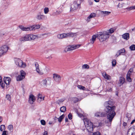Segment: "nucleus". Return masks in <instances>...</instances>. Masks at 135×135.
I'll list each match as a JSON object with an SVG mask.
<instances>
[{"label": "nucleus", "mask_w": 135, "mask_h": 135, "mask_svg": "<svg viewBox=\"0 0 135 135\" xmlns=\"http://www.w3.org/2000/svg\"><path fill=\"white\" fill-rule=\"evenodd\" d=\"M73 100L75 103H76L78 101L79 99L77 98H74L73 99Z\"/></svg>", "instance_id": "44"}, {"label": "nucleus", "mask_w": 135, "mask_h": 135, "mask_svg": "<svg viewBox=\"0 0 135 135\" xmlns=\"http://www.w3.org/2000/svg\"><path fill=\"white\" fill-rule=\"evenodd\" d=\"M60 111L61 112H64L66 110V108L65 106L61 107L60 109Z\"/></svg>", "instance_id": "30"}, {"label": "nucleus", "mask_w": 135, "mask_h": 135, "mask_svg": "<svg viewBox=\"0 0 135 135\" xmlns=\"http://www.w3.org/2000/svg\"><path fill=\"white\" fill-rule=\"evenodd\" d=\"M72 115L71 113H69L68 115V118L70 120L72 119Z\"/></svg>", "instance_id": "50"}, {"label": "nucleus", "mask_w": 135, "mask_h": 135, "mask_svg": "<svg viewBox=\"0 0 135 135\" xmlns=\"http://www.w3.org/2000/svg\"><path fill=\"white\" fill-rule=\"evenodd\" d=\"M35 65L36 68V70L37 72L40 75H42L44 74V72L42 70H40L39 69V65L38 63H35Z\"/></svg>", "instance_id": "11"}, {"label": "nucleus", "mask_w": 135, "mask_h": 135, "mask_svg": "<svg viewBox=\"0 0 135 135\" xmlns=\"http://www.w3.org/2000/svg\"><path fill=\"white\" fill-rule=\"evenodd\" d=\"M80 46V45H69L66 47L64 51L66 52L70 51L78 48Z\"/></svg>", "instance_id": "5"}, {"label": "nucleus", "mask_w": 135, "mask_h": 135, "mask_svg": "<svg viewBox=\"0 0 135 135\" xmlns=\"http://www.w3.org/2000/svg\"><path fill=\"white\" fill-rule=\"evenodd\" d=\"M131 74V73L128 72L127 76H130Z\"/></svg>", "instance_id": "53"}, {"label": "nucleus", "mask_w": 135, "mask_h": 135, "mask_svg": "<svg viewBox=\"0 0 135 135\" xmlns=\"http://www.w3.org/2000/svg\"><path fill=\"white\" fill-rule=\"evenodd\" d=\"M80 5L78 4L76 2H74L71 4L70 8V11L71 12L73 11L76 10Z\"/></svg>", "instance_id": "7"}, {"label": "nucleus", "mask_w": 135, "mask_h": 135, "mask_svg": "<svg viewBox=\"0 0 135 135\" xmlns=\"http://www.w3.org/2000/svg\"><path fill=\"white\" fill-rule=\"evenodd\" d=\"M49 9L48 7H45L44 9V13L45 14H47L49 12Z\"/></svg>", "instance_id": "36"}, {"label": "nucleus", "mask_w": 135, "mask_h": 135, "mask_svg": "<svg viewBox=\"0 0 135 135\" xmlns=\"http://www.w3.org/2000/svg\"><path fill=\"white\" fill-rule=\"evenodd\" d=\"M8 47L7 46L4 45L0 48V57L3 55L8 50Z\"/></svg>", "instance_id": "6"}, {"label": "nucleus", "mask_w": 135, "mask_h": 135, "mask_svg": "<svg viewBox=\"0 0 135 135\" xmlns=\"http://www.w3.org/2000/svg\"><path fill=\"white\" fill-rule=\"evenodd\" d=\"M36 18L38 20L46 19L47 18V17L44 15H37Z\"/></svg>", "instance_id": "18"}, {"label": "nucleus", "mask_w": 135, "mask_h": 135, "mask_svg": "<svg viewBox=\"0 0 135 135\" xmlns=\"http://www.w3.org/2000/svg\"><path fill=\"white\" fill-rule=\"evenodd\" d=\"M36 100L35 97L33 94L30 95L29 97L28 102L31 104L33 103L34 102H35Z\"/></svg>", "instance_id": "10"}, {"label": "nucleus", "mask_w": 135, "mask_h": 135, "mask_svg": "<svg viewBox=\"0 0 135 135\" xmlns=\"http://www.w3.org/2000/svg\"><path fill=\"white\" fill-rule=\"evenodd\" d=\"M4 83L6 85H9L11 81V79L8 77H4Z\"/></svg>", "instance_id": "21"}, {"label": "nucleus", "mask_w": 135, "mask_h": 135, "mask_svg": "<svg viewBox=\"0 0 135 135\" xmlns=\"http://www.w3.org/2000/svg\"><path fill=\"white\" fill-rule=\"evenodd\" d=\"M0 85L3 88L5 87V84L4 83H1L0 84Z\"/></svg>", "instance_id": "51"}, {"label": "nucleus", "mask_w": 135, "mask_h": 135, "mask_svg": "<svg viewBox=\"0 0 135 135\" xmlns=\"http://www.w3.org/2000/svg\"><path fill=\"white\" fill-rule=\"evenodd\" d=\"M112 89L110 87H108V88H107L106 90L105 91H112Z\"/></svg>", "instance_id": "49"}, {"label": "nucleus", "mask_w": 135, "mask_h": 135, "mask_svg": "<svg viewBox=\"0 0 135 135\" xmlns=\"http://www.w3.org/2000/svg\"><path fill=\"white\" fill-rule=\"evenodd\" d=\"M5 129V127L4 125H2L1 126L0 130L1 131H3V130H4Z\"/></svg>", "instance_id": "37"}, {"label": "nucleus", "mask_w": 135, "mask_h": 135, "mask_svg": "<svg viewBox=\"0 0 135 135\" xmlns=\"http://www.w3.org/2000/svg\"><path fill=\"white\" fill-rule=\"evenodd\" d=\"M99 38L101 42H103L105 40L109 37V34L106 32L103 33H102L98 35Z\"/></svg>", "instance_id": "3"}, {"label": "nucleus", "mask_w": 135, "mask_h": 135, "mask_svg": "<svg viewBox=\"0 0 135 135\" xmlns=\"http://www.w3.org/2000/svg\"><path fill=\"white\" fill-rule=\"evenodd\" d=\"M78 87L79 89L80 90H86V88L85 87L81 85H78Z\"/></svg>", "instance_id": "34"}, {"label": "nucleus", "mask_w": 135, "mask_h": 135, "mask_svg": "<svg viewBox=\"0 0 135 135\" xmlns=\"http://www.w3.org/2000/svg\"><path fill=\"white\" fill-rule=\"evenodd\" d=\"M47 58H49V59H52V57L51 56H50L49 57H47Z\"/></svg>", "instance_id": "63"}, {"label": "nucleus", "mask_w": 135, "mask_h": 135, "mask_svg": "<svg viewBox=\"0 0 135 135\" xmlns=\"http://www.w3.org/2000/svg\"><path fill=\"white\" fill-rule=\"evenodd\" d=\"M37 96V101L38 103H40L42 101L44 100L45 97L43 96L41 94L39 93L38 94Z\"/></svg>", "instance_id": "14"}, {"label": "nucleus", "mask_w": 135, "mask_h": 135, "mask_svg": "<svg viewBox=\"0 0 135 135\" xmlns=\"http://www.w3.org/2000/svg\"><path fill=\"white\" fill-rule=\"evenodd\" d=\"M41 124L43 125H45V121L44 120H41Z\"/></svg>", "instance_id": "47"}, {"label": "nucleus", "mask_w": 135, "mask_h": 135, "mask_svg": "<svg viewBox=\"0 0 135 135\" xmlns=\"http://www.w3.org/2000/svg\"><path fill=\"white\" fill-rule=\"evenodd\" d=\"M122 37L125 40H127L129 38V34L128 33H125L122 35Z\"/></svg>", "instance_id": "17"}, {"label": "nucleus", "mask_w": 135, "mask_h": 135, "mask_svg": "<svg viewBox=\"0 0 135 135\" xmlns=\"http://www.w3.org/2000/svg\"><path fill=\"white\" fill-rule=\"evenodd\" d=\"M6 98L9 101H11V96L9 95H7L6 96Z\"/></svg>", "instance_id": "43"}, {"label": "nucleus", "mask_w": 135, "mask_h": 135, "mask_svg": "<svg viewBox=\"0 0 135 135\" xmlns=\"http://www.w3.org/2000/svg\"><path fill=\"white\" fill-rule=\"evenodd\" d=\"M8 129L11 131L13 129V126L12 125H9L7 127Z\"/></svg>", "instance_id": "38"}, {"label": "nucleus", "mask_w": 135, "mask_h": 135, "mask_svg": "<svg viewBox=\"0 0 135 135\" xmlns=\"http://www.w3.org/2000/svg\"><path fill=\"white\" fill-rule=\"evenodd\" d=\"M14 61L16 64L19 67L25 68L26 66L25 63L23 62V61L19 59L15 58Z\"/></svg>", "instance_id": "4"}, {"label": "nucleus", "mask_w": 135, "mask_h": 135, "mask_svg": "<svg viewBox=\"0 0 135 135\" xmlns=\"http://www.w3.org/2000/svg\"><path fill=\"white\" fill-rule=\"evenodd\" d=\"M132 31H134L135 30V27H134L132 29Z\"/></svg>", "instance_id": "64"}, {"label": "nucleus", "mask_w": 135, "mask_h": 135, "mask_svg": "<svg viewBox=\"0 0 135 135\" xmlns=\"http://www.w3.org/2000/svg\"><path fill=\"white\" fill-rule=\"evenodd\" d=\"M64 99H60V100L57 101V103H58V104H60L61 103V102H63L64 101Z\"/></svg>", "instance_id": "46"}, {"label": "nucleus", "mask_w": 135, "mask_h": 135, "mask_svg": "<svg viewBox=\"0 0 135 135\" xmlns=\"http://www.w3.org/2000/svg\"><path fill=\"white\" fill-rule=\"evenodd\" d=\"M130 76H126V78L127 80L129 82H131L132 81V79L130 77Z\"/></svg>", "instance_id": "41"}, {"label": "nucleus", "mask_w": 135, "mask_h": 135, "mask_svg": "<svg viewBox=\"0 0 135 135\" xmlns=\"http://www.w3.org/2000/svg\"><path fill=\"white\" fill-rule=\"evenodd\" d=\"M93 135H101L100 133L99 132H97L94 133L93 134Z\"/></svg>", "instance_id": "48"}, {"label": "nucleus", "mask_w": 135, "mask_h": 135, "mask_svg": "<svg viewBox=\"0 0 135 135\" xmlns=\"http://www.w3.org/2000/svg\"><path fill=\"white\" fill-rule=\"evenodd\" d=\"M96 16V14L94 13H91L88 18V20L90 19L91 18L94 17Z\"/></svg>", "instance_id": "31"}, {"label": "nucleus", "mask_w": 135, "mask_h": 135, "mask_svg": "<svg viewBox=\"0 0 135 135\" xmlns=\"http://www.w3.org/2000/svg\"><path fill=\"white\" fill-rule=\"evenodd\" d=\"M125 52V50L124 49H121L117 51V54L115 55V56L116 57H117L120 55L121 54L124 53Z\"/></svg>", "instance_id": "19"}, {"label": "nucleus", "mask_w": 135, "mask_h": 135, "mask_svg": "<svg viewBox=\"0 0 135 135\" xmlns=\"http://www.w3.org/2000/svg\"><path fill=\"white\" fill-rule=\"evenodd\" d=\"M43 135H48L47 132V131H45Z\"/></svg>", "instance_id": "54"}, {"label": "nucleus", "mask_w": 135, "mask_h": 135, "mask_svg": "<svg viewBox=\"0 0 135 135\" xmlns=\"http://www.w3.org/2000/svg\"><path fill=\"white\" fill-rule=\"evenodd\" d=\"M53 78L54 80L57 82H59L61 80V77L59 75L56 74H54Z\"/></svg>", "instance_id": "13"}, {"label": "nucleus", "mask_w": 135, "mask_h": 135, "mask_svg": "<svg viewBox=\"0 0 135 135\" xmlns=\"http://www.w3.org/2000/svg\"><path fill=\"white\" fill-rule=\"evenodd\" d=\"M84 122L88 131L90 132L93 131V127L92 123L87 119H84Z\"/></svg>", "instance_id": "2"}, {"label": "nucleus", "mask_w": 135, "mask_h": 135, "mask_svg": "<svg viewBox=\"0 0 135 135\" xmlns=\"http://www.w3.org/2000/svg\"><path fill=\"white\" fill-rule=\"evenodd\" d=\"M112 65L113 66H115L116 65V61L115 60H113L112 62Z\"/></svg>", "instance_id": "40"}, {"label": "nucleus", "mask_w": 135, "mask_h": 135, "mask_svg": "<svg viewBox=\"0 0 135 135\" xmlns=\"http://www.w3.org/2000/svg\"><path fill=\"white\" fill-rule=\"evenodd\" d=\"M78 112H77V114H78V116H79L80 117H81L83 115H82L81 114H79L78 113Z\"/></svg>", "instance_id": "56"}, {"label": "nucleus", "mask_w": 135, "mask_h": 135, "mask_svg": "<svg viewBox=\"0 0 135 135\" xmlns=\"http://www.w3.org/2000/svg\"><path fill=\"white\" fill-rule=\"evenodd\" d=\"M82 69H88L89 68V66L86 64L83 65L82 66Z\"/></svg>", "instance_id": "35"}, {"label": "nucleus", "mask_w": 135, "mask_h": 135, "mask_svg": "<svg viewBox=\"0 0 135 135\" xmlns=\"http://www.w3.org/2000/svg\"><path fill=\"white\" fill-rule=\"evenodd\" d=\"M127 135H135V129L132 127L129 128L127 132Z\"/></svg>", "instance_id": "12"}, {"label": "nucleus", "mask_w": 135, "mask_h": 135, "mask_svg": "<svg viewBox=\"0 0 135 135\" xmlns=\"http://www.w3.org/2000/svg\"><path fill=\"white\" fill-rule=\"evenodd\" d=\"M21 75H18L17 78V81H20L23 79L25 78L26 73L23 70H21L20 71Z\"/></svg>", "instance_id": "8"}, {"label": "nucleus", "mask_w": 135, "mask_h": 135, "mask_svg": "<svg viewBox=\"0 0 135 135\" xmlns=\"http://www.w3.org/2000/svg\"><path fill=\"white\" fill-rule=\"evenodd\" d=\"M98 37V35H95L93 36L92 38L90 40V43L93 44L95 41L96 38Z\"/></svg>", "instance_id": "16"}, {"label": "nucleus", "mask_w": 135, "mask_h": 135, "mask_svg": "<svg viewBox=\"0 0 135 135\" xmlns=\"http://www.w3.org/2000/svg\"><path fill=\"white\" fill-rule=\"evenodd\" d=\"M57 37L58 38L60 39H61L67 37L66 33H65L59 34L57 35Z\"/></svg>", "instance_id": "15"}, {"label": "nucleus", "mask_w": 135, "mask_h": 135, "mask_svg": "<svg viewBox=\"0 0 135 135\" xmlns=\"http://www.w3.org/2000/svg\"><path fill=\"white\" fill-rule=\"evenodd\" d=\"M94 0L95 2H98L99 1V0Z\"/></svg>", "instance_id": "62"}, {"label": "nucleus", "mask_w": 135, "mask_h": 135, "mask_svg": "<svg viewBox=\"0 0 135 135\" xmlns=\"http://www.w3.org/2000/svg\"><path fill=\"white\" fill-rule=\"evenodd\" d=\"M67 37H73L78 35V32L74 33L73 32H69L66 33Z\"/></svg>", "instance_id": "20"}, {"label": "nucleus", "mask_w": 135, "mask_h": 135, "mask_svg": "<svg viewBox=\"0 0 135 135\" xmlns=\"http://www.w3.org/2000/svg\"><path fill=\"white\" fill-rule=\"evenodd\" d=\"M2 81V78L1 76H0V84Z\"/></svg>", "instance_id": "59"}, {"label": "nucleus", "mask_w": 135, "mask_h": 135, "mask_svg": "<svg viewBox=\"0 0 135 135\" xmlns=\"http://www.w3.org/2000/svg\"><path fill=\"white\" fill-rule=\"evenodd\" d=\"M109 32H108L109 33H112L114 32V30L113 28H111L109 30Z\"/></svg>", "instance_id": "45"}, {"label": "nucleus", "mask_w": 135, "mask_h": 135, "mask_svg": "<svg viewBox=\"0 0 135 135\" xmlns=\"http://www.w3.org/2000/svg\"><path fill=\"white\" fill-rule=\"evenodd\" d=\"M48 81L50 82V80L49 79H44L42 81V83L44 86H46L47 82Z\"/></svg>", "instance_id": "28"}, {"label": "nucleus", "mask_w": 135, "mask_h": 135, "mask_svg": "<svg viewBox=\"0 0 135 135\" xmlns=\"http://www.w3.org/2000/svg\"><path fill=\"white\" fill-rule=\"evenodd\" d=\"M102 12L103 14H104L105 15H107L109 14L110 13V12L108 11H102Z\"/></svg>", "instance_id": "39"}, {"label": "nucleus", "mask_w": 135, "mask_h": 135, "mask_svg": "<svg viewBox=\"0 0 135 135\" xmlns=\"http://www.w3.org/2000/svg\"><path fill=\"white\" fill-rule=\"evenodd\" d=\"M89 3L90 5H91L93 4V3L91 1H90L89 2Z\"/></svg>", "instance_id": "57"}, {"label": "nucleus", "mask_w": 135, "mask_h": 135, "mask_svg": "<svg viewBox=\"0 0 135 135\" xmlns=\"http://www.w3.org/2000/svg\"><path fill=\"white\" fill-rule=\"evenodd\" d=\"M127 123H126V122H124L123 123V126H124V127H125V126H127Z\"/></svg>", "instance_id": "55"}, {"label": "nucleus", "mask_w": 135, "mask_h": 135, "mask_svg": "<svg viewBox=\"0 0 135 135\" xmlns=\"http://www.w3.org/2000/svg\"><path fill=\"white\" fill-rule=\"evenodd\" d=\"M135 120H132V121L131 122V124H133L135 122Z\"/></svg>", "instance_id": "60"}, {"label": "nucleus", "mask_w": 135, "mask_h": 135, "mask_svg": "<svg viewBox=\"0 0 135 135\" xmlns=\"http://www.w3.org/2000/svg\"><path fill=\"white\" fill-rule=\"evenodd\" d=\"M2 121V118L1 117H0V123Z\"/></svg>", "instance_id": "58"}, {"label": "nucleus", "mask_w": 135, "mask_h": 135, "mask_svg": "<svg viewBox=\"0 0 135 135\" xmlns=\"http://www.w3.org/2000/svg\"><path fill=\"white\" fill-rule=\"evenodd\" d=\"M65 117V115L64 114H62L61 115L59 118H57V117H55V118L58 119V121L61 122L62 119H63V118Z\"/></svg>", "instance_id": "29"}, {"label": "nucleus", "mask_w": 135, "mask_h": 135, "mask_svg": "<svg viewBox=\"0 0 135 135\" xmlns=\"http://www.w3.org/2000/svg\"><path fill=\"white\" fill-rule=\"evenodd\" d=\"M8 134V133L7 131H3L2 135H7Z\"/></svg>", "instance_id": "42"}, {"label": "nucleus", "mask_w": 135, "mask_h": 135, "mask_svg": "<svg viewBox=\"0 0 135 135\" xmlns=\"http://www.w3.org/2000/svg\"><path fill=\"white\" fill-rule=\"evenodd\" d=\"M129 48L131 51L135 50V45L134 44L132 45L129 47Z\"/></svg>", "instance_id": "33"}, {"label": "nucleus", "mask_w": 135, "mask_h": 135, "mask_svg": "<svg viewBox=\"0 0 135 135\" xmlns=\"http://www.w3.org/2000/svg\"><path fill=\"white\" fill-rule=\"evenodd\" d=\"M19 28L22 30L24 31H30L31 28L28 27H25L22 26H19Z\"/></svg>", "instance_id": "24"}, {"label": "nucleus", "mask_w": 135, "mask_h": 135, "mask_svg": "<svg viewBox=\"0 0 135 135\" xmlns=\"http://www.w3.org/2000/svg\"><path fill=\"white\" fill-rule=\"evenodd\" d=\"M105 115V114L104 113L100 112H97L95 114V115L96 117H104Z\"/></svg>", "instance_id": "23"}, {"label": "nucleus", "mask_w": 135, "mask_h": 135, "mask_svg": "<svg viewBox=\"0 0 135 135\" xmlns=\"http://www.w3.org/2000/svg\"><path fill=\"white\" fill-rule=\"evenodd\" d=\"M40 27V26L39 25H34L31 27H29V28H31V30H34L37 29L39 28Z\"/></svg>", "instance_id": "26"}, {"label": "nucleus", "mask_w": 135, "mask_h": 135, "mask_svg": "<svg viewBox=\"0 0 135 135\" xmlns=\"http://www.w3.org/2000/svg\"><path fill=\"white\" fill-rule=\"evenodd\" d=\"M126 9L128 11H130L135 9V6H132L131 7H128L126 8Z\"/></svg>", "instance_id": "32"}, {"label": "nucleus", "mask_w": 135, "mask_h": 135, "mask_svg": "<svg viewBox=\"0 0 135 135\" xmlns=\"http://www.w3.org/2000/svg\"><path fill=\"white\" fill-rule=\"evenodd\" d=\"M19 40L20 42L30 41L29 34L26 35L24 36L21 37L19 38Z\"/></svg>", "instance_id": "9"}, {"label": "nucleus", "mask_w": 135, "mask_h": 135, "mask_svg": "<svg viewBox=\"0 0 135 135\" xmlns=\"http://www.w3.org/2000/svg\"><path fill=\"white\" fill-rule=\"evenodd\" d=\"M30 41L31 40H34L37 37L36 35H33L32 34H29Z\"/></svg>", "instance_id": "25"}, {"label": "nucleus", "mask_w": 135, "mask_h": 135, "mask_svg": "<svg viewBox=\"0 0 135 135\" xmlns=\"http://www.w3.org/2000/svg\"><path fill=\"white\" fill-rule=\"evenodd\" d=\"M103 76L105 79L108 80H110L111 78L110 76L107 74L105 72H103L102 73Z\"/></svg>", "instance_id": "22"}, {"label": "nucleus", "mask_w": 135, "mask_h": 135, "mask_svg": "<svg viewBox=\"0 0 135 135\" xmlns=\"http://www.w3.org/2000/svg\"><path fill=\"white\" fill-rule=\"evenodd\" d=\"M104 105L105 107V110L107 114V118L111 124L113 119L116 115L115 111V106L112 105V103L110 101L105 102Z\"/></svg>", "instance_id": "1"}, {"label": "nucleus", "mask_w": 135, "mask_h": 135, "mask_svg": "<svg viewBox=\"0 0 135 135\" xmlns=\"http://www.w3.org/2000/svg\"><path fill=\"white\" fill-rule=\"evenodd\" d=\"M124 78L123 77H120L119 78V82L120 86L122 85L124 82Z\"/></svg>", "instance_id": "27"}, {"label": "nucleus", "mask_w": 135, "mask_h": 135, "mask_svg": "<svg viewBox=\"0 0 135 135\" xmlns=\"http://www.w3.org/2000/svg\"><path fill=\"white\" fill-rule=\"evenodd\" d=\"M133 68H131L129 70V71H128V72H130L131 73H132L133 72Z\"/></svg>", "instance_id": "52"}, {"label": "nucleus", "mask_w": 135, "mask_h": 135, "mask_svg": "<svg viewBox=\"0 0 135 135\" xmlns=\"http://www.w3.org/2000/svg\"><path fill=\"white\" fill-rule=\"evenodd\" d=\"M68 119L67 118H65V121L66 122H67L68 121Z\"/></svg>", "instance_id": "61"}]
</instances>
